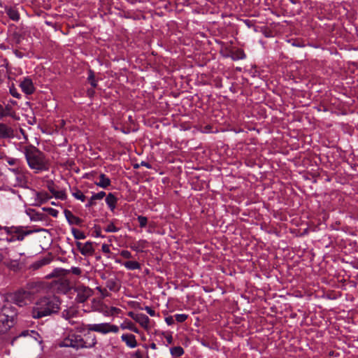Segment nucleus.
Instances as JSON below:
<instances>
[{
	"label": "nucleus",
	"mask_w": 358,
	"mask_h": 358,
	"mask_svg": "<svg viewBox=\"0 0 358 358\" xmlns=\"http://www.w3.org/2000/svg\"><path fill=\"white\" fill-rule=\"evenodd\" d=\"M120 311V309L116 307H110L108 308V310L106 311V313L108 315H114L118 314Z\"/></svg>",
	"instance_id": "nucleus-37"
},
{
	"label": "nucleus",
	"mask_w": 358,
	"mask_h": 358,
	"mask_svg": "<svg viewBox=\"0 0 358 358\" xmlns=\"http://www.w3.org/2000/svg\"><path fill=\"white\" fill-rule=\"evenodd\" d=\"M3 114H2V117L6 116H10L12 115V109L10 106H6V107L3 106Z\"/></svg>",
	"instance_id": "nucleus-41"
},
{
	"label": "nucleus",
	"mask_w": 358,
	"mask_h": 358,
	"mask_svg": "<svg viewBox=\"0 0 358 358\" xmlns=\"http://www.w3.org/2000/svg\"><path fill=\"white\" fill-rule=\"evenodd\" d=\"M29 172L24 168L18 173L14 176H10L9 182L15 187L28 188L29 187Z\"/></svg>",
	"instance_id": "nucleus-6"
},
{
	"label": "nucleus",
	"mask_w": 358,
	"mask_h": 358,
	"mask_svg": "<svg viewBox=\"0 0 358 358\" xmlns=\"http://www.w3.org/2000/svg\"><path fill=\"white\" fill-rule=\"evenodd\" d=\"M47 187L52 194L57 190L56 185L52 180L48 182Z\"/></svg>",
	"instance_id": "nucleus-40"
},
{
	"label": "nucleus",
	"mask_w": 358,
	"mask_h": 358,
	"mask_svg": "<svg viewBox=\"0 0 358 358\" xmlns=\"http://www.w3.org/2000/svg\"><path fill=\"white\" fill-rule=\"evenodd\" d=\"M53 195L55 198L61 200H65L66 199V194L64 190H56Z\"/></svg>",
	"instance_id": "nucleus-30"
},
{
	"label": "nucleus",
	"mask_w": 358,
	"mask_h": 358,
	"mask_svg": "<svg viewBox=\"0 0 358 358\" xmlns=\"http://www.w3.org/2000/svg\"><path fill=\"white\" fill-rule=\"evenodd\" d=\"M123 329L128 328L132 331H134L136 333H138L137 329L134 327V324L132 322H128L127 323L126 326H122Z\"/></svg>",
	"instance_id": "nucleus-45"
},
{
	"label": "nucleus",
	"mask_w": 358,
	"mask_h": 358,
	"mask_svg": "<svg viewBox=\"0 0 358 358\" xmlns=\"http://www.w3.org/2000/svg\"><path fill=\"white\" fill-rule=\"evenodd\" d=\"M24 154L29 167L34 170L35 173L48 171L49 161L45 155L33 145L26 146Z\"/></svg>",
	"instance_id": "nucleus-2"
},
{
	"label": "nucleus",
	"mask_w": 358,
	"mask_h": 358,
	"mask_svg": "<svg viewBox=\"0 0 358 358\" xmlns=\"http://www.w3.org/2000/svg\"><path fill=\"white\" fill-rule=\"evenodd\" d=\"M117 199L114 194L109 193L106 198V203L111 211H113L116 207Z\"/></svg>",
	"instance_id": "nucleus-18"
},
{
	"label": "nucleus",
	"mask_w": 358,
	"mask_h": 358,
	"mask_svg": "<svg viewBox=\"0 0 358 358\" xmlns=\"http://www.w3.org/2000/svg\"><path fill=\"white\" fill-rule=\"evenodd\" d=\"M9 91L13 96L17 99L20 98L21 94L17 92V89L15 88L13 84H12V85L9 87Z\"/></svg>",
	"instance_id": "nucleus-33"
},
{
	"label": "nucleus",
	"mask_w": 358,
	"mask_h": 358,
	"mask_svg": "<svg viewBox=\"0 0 358 358\" xmlns=\"http://www.w3.org/2000/svg\"><path fill=\"white\" fill-rule=\"evenodd\" d=\"M13 40H14V41H15L17 44H19V43L21 42L22 39L23 38L22 36L20 34L17 33V32H15V33L13 34Z\"/></svg>",
	"instance_id": "nucleus-44"
},
{
	"label": "nucleus",
	"mask_w": 358,
	"mask_h": 358,
	"mask_svg": "<svg viewBox=\"0 0 358 358\" xmlns=\"http://www.w3.org/2000/svg\"><path fill=\"white\" fill-rule=\"evenodd\" d=\"M90 341L84 340L83 337H65L63 341L60 342V347H71L76 350L83 348H91L96 343L95 337H85Z\"/></svg>",
	"instance_id": "nucleus-3"
},
{
	"label": "nucleus",
	"mask_w": 358,
	"mask_h": 358,
	"mask_svg": "<svg viewBox=\"0 0 358 358\" xmlns=\"http://www.w3.org/2000/svg\"><path fill=\"white\" fill-rule=\"evenodd\" d=\"M5 12L9 18L15 22H17L20 19V13L18 10L15 7H8L5 8Z\"/></svg>",
	"instance_id": "nucleus-15"
},
{
	"label": "nucleus",
	"mask_w": 358,
	"mask_h": 358,
	"mask_svg": "<svg viewBox=\"0 0 358 358\" xmlns=\"http://www.w3.org/2000/svg\"><path fill=\"white\" fill-rule=\"evenodd\" d=\"M208 337H198V341L204 346L210 349L218 350V345L214 341H207Z\"/></svg>",
	"instance_id": "nucleus-20"
},
{
	"label": "nucleus",
	"mask_w": 358,
	"mask_h": 358,
	"mask_svg": "<svg viewBox=\"0 0 358 358\" xmlns=\"http://www.w3.org/2000/svg\"><path fill=\"white\" fill-rule=\"evenodd\" d=\"M167 338V341L171 343V340H172V338L173 337H170V336H168V337H166Z\"/></svg>",
	"instance_id": "nucleus-62"
},
{
	"label": "nucleus",
	"mask_w": 358,
	"mask_h": 358,
	"mask_svg": "<svg viewBox=\"0 0 358 358\" xmlns=\"http://www.w3.org/2000/svg\"><path fill=\"white\" fill-rule=\"evenodd\" d=\"M141 165H142V166H145V167H147V168H150V167H151V166L150 165V164H149V163H148V162H141Z\"/></svg>",
	"instance_id": "nucleus-58"
},
{
	"label": "nucleus",
	"mask_w": 358,
	"mask_h": 358,
	"mask_svg": "<svg viewBox=\"0 0 358 358\" xmlns=\"http://www.w3.org/2000/svg\"><path fill=\"white\" fill-rule=\"evenodd\" d=\"M94 236L96 237H102L101 234V227H95V231H94Z\"/></svg>",
	"instance_id": "nucleus-52"
},
{
	"label": "nucleus",
	"mask_w": 358,
	"mask_h": 358,
	"mask_svg": "<svg viewBox=\"0 0 358 358\" xmlns=\"http://www.w3.org/2000/svg\"><path fill=\"white\" fill-rule=\"evenodd\" d=\"M132 358H143V356L138 351H137L134 354Z\"/></svg>",
	"instance_id": "nucleus-54"
},
{
	"label": "nucleus",
	"mask_w": 358,
	"mask_h": 358,
	"mask_svg": "<svg viewBox=\"0 0 358 358\" xmlns=\"http://www.w3.org/2000/svg\"><path fill=\"white\" fill-rule=\"evenodd\" d=\"M87 80L93 88L97 87V80L95 79L94 72L91 69L88 71Z\"/></svg>",
	"instance_id": "nucleus-25"
},
{
	"label": "nucleus",
	"mask_w": 358,
	"mask_h": 358,
	"mask_svg": "<svg viewBox=\"0 0 358 358\" xmlns=\"http://www.w3.org/2000/svg\"><path fill=\"white\" fill-rule=\"evenodd\" d=\"M173 317L175 320L177 321L178 322H183L187 318V315L185 314H176L175 315H173Z\"/></svg>",
	"instance_id": "nucleus-38"
},
{
	"label": "nucleus",
	"mask_w": 358,
	"mask_h": 358,
	"mask_svg": "<svg viewBox=\"0 0 358 358\" xmlns=\"http://www.w3.org/2000/svg\"><path fill=\"white\" fill-rule=\"evenodd\" d=\"M17 315V310L10 302L4 300V304L0 309V318L7 321H11L13 325Z\"/></svg>",
	"instance_id": "nucleus-7"
},
{
	"label": "nucleus",
	"mask_w": 358,
	"mask_h": 358,
	"mask_svg": "<svg viewBox=\"0 0 358 358\" xmlns=\"http://www.w3.org/2000/svg\"><path fill=\"white\" fill-rule=\"evenodd\" d=\"M95 94V92L93 89L87 90V94L89 96H93Z\"/></svg>",
	"instance_id": "nucleus-55"
},
{
	"label": "nucleus",
	"mask_w": 358,
	"mask_h": 358,
	"mask_svg": "<svg viewBox=\"0 0 358 358\" xmlns=\"http://www.w3.org/2000/svg\"><path fill=\"white\" fill-rule=\"evenodd\" d=\"M106 232H117L119 231V229L116 227L113 223L109 224L106 228Z\"/></svg>",
	"instance_id": "nucleus-42"
},
{
	"label": "nucleus",
	"mask_w": 358,
	"mask_h": 358,
	"mask_svg": "<svg viewBox=\"0 0 358 358\" xmlns=\"http://www.w3.org/2000/svg\"><path fill=\"white\" fill-rule=\"evenodd\" d=\"M64 213L65 217L70 225L75 224L80 227L82 226L83 220L80 217L74 215L71 210L66 209L64 210Z\"/></svg>",
	"instance_id": "nucleus-12"
},
{
	"label": "nucleus",
	"mask_w": 358,
	"mask_h": 358,
	"mask_svg": "<svg viewBox=\"0 0 358 358\" xmlns=\"http://www.w3.org/2000/svg\"><path fill=\"white\" fill-rule=\"evenodd\" d=\"M31 333V334H36V336H40L41 334H43V331L41 329H38V331H35V330H24V331H22L20 334L19 336H29V334Z\"/></svg>",
	"instance_id": "nucleus-31"
},
{
	"label": "nucleus",
	"mask_w": 358,
	"mask_h": 358,
	"mask_svg": "<svg viewBox=\"0 0 358 358\" xmlns=\"http://www.w3.org/2000/svg\"><path fill=\"white\" fill-rule=\"evenodd\" d=\"M144 310H146V312L152 317H154L156 315V313H155V310H153L151 307L150 306H145L144 308Z\"/></svg>",
	"instance_id": "nucleus-47"
},
{
	"label": "nucleus",
	"mask_w": 358,
	"mask_h": 358,
	"mask_svg": "<svg viewBox=\"0 0 358 358\" xmlns=\"http://www.w3.org/2000/svg\"><path fill=\"white\" fill-rule=\"evenodd\" d=\"M27 287L28 289H34V288L39 287L40 285L38 282H28L27 285Z\"/></svg>",
	"instance_id": "nucleus-48"
},
{
	"label": "nucleus",
	"mask_w": 358,
	"mask_h": 358,
	"mask_svg": "<svg viewBox=\"0 0 358 358\" xmlns=\"http://www.w3.org/2000/svg\"><path fill=\"white\" fill-rule=\"evenodd\" d=\"M2 258H3V256H2L1 253L0 252V262L2 260Z\"/></svg>",
	"instance_id": "nucleus-64"
},
{
	"label": "nucleus",
	"mask_w": 358,
	"mask_h": 358,
	"mask_svg": "<svg viewBox=\"0 0 358 358\" xmlns=\"http://www.w3.org/2000/svg\"><path fill=\"white\" fill-rule=\"evenodd\" d=\"M122 341H124L127 346L129 348H134L137 345V342L135 337H121Z\"/></svg>",
	"instance_id": "nucleus-27"
},
{
	"label": "nucleus",
	"mask_w": 358,
	"mask_h": 358,
	"mask_svg": "<svg viewBox=\"0 0 358 358\" xmlns=\"http://www.w3.org/2000/svg\"><path fill=\"white\" fill-rule=\"evenodd\" d=\"M106 196V193L103 191L94 194L89 199L87 203L85 205L86 208L92 207L96 205V200H101Z\"/></svg>",
	"instance_id": "nucleus-16"
},
{
	"label": "nucleus",
	"mask_w": 358,
	"mask_h": 358,
	"mask_svg": "<svg viewBox=\"0 0 358 358\" xmlns=\"http://www.w3.org/2000/svg\"><path fill=\"white\" fill-rule=\"evenodd\" d=\"M48 262L45 260V259H43L42 260L40 263H39V265L38 266H42V265H45V264H47Z\"/></svg>",
	"instance_id": "nucleus-61"
},
{
	"label": "nucleus",
	"mask_w": 358,
	"mask_h": 358,
	"mask_svg": "<svg viewBox=\"0 0 358 358\" xmlns=\"http://www.w3.org/2000/svg\"><path fill=\"white\" fill-rule=\"evenodd\" d=\"M24 169V167L20 166V164L17 166H12V168H8V173H7L8 178H10V176H14V175L18 173L20 171H21Z\"/></svg>",
	"instance_id": "nucleus-26"
},
{
	"label": "nucleus",
	"mask_w": 358,
	"mask_h": 358,
	"mask_svg": "<svg viewBox=\"0 0 358 358\" xmlns=\"http://www.w3.org/2000/svg\"><path fill=\"white\" fill-rule=\"evenodd\" d=\"M3 230L8 235H10V238L6 237V241L8 243H10L15 241H22L24 240V236L32 233L31 230H27L25 227H3Z\"/></svg>",
	"instance_id": "nucleus-5"
},
{
	"label": "nucleus",
	"mask_w": 358,
	"mask_h": 358,
	"mask_svg": "<svg viewBox=\"0 0 358 358\" xmlns=\"http://www.w3.org/2000/svg\"><path fill=\"white\" fill-rule=\"evenodd\" d=\"M245 24L248 27H250L252 26V23L250 20H244Z\"/></svg>",
	"instance_id": "nucleus-56"
},
{
	"label": "nucleus",
	"mask_w": 358,
	"mask_h": 358,
	"mask_svg": "<svg viewBox=\"0 0 358 358\" xmlns=\"http://www.w3.org/2000/svg\"><path fill=\"white\" fill-rule=\"evenodd\" d=\"M34 292L19 289L13 293H9L6 295V301L11 304L17 305L19 307H23L27 305L31 295Z\"/></svg>",
	"instance_id": "nucleus-4"
},
{
	"label": "nucleus",
	"mask_w": 358,
	"mask_h": 358,
	"mask_svg": "<svg viewBox=\"0 0 358 358\" xmlns=\"http://www.w3.org/2000/svg\"><path fill=\"white\" fill-rule=\"evenodd\" d=\"M150 348H152V349H155L156 348V345L155 343H152L151 345H150Z\"/></svg>",
	"instance_id": "nucleus-63"
},
{
	"label": "nucleus",
	"mask_w": 358,
	"mask_h": 358,
	"mask_svg": "<svg viewBox=\"0 0 358 358\" xmlns=\"http://www.w3.org/2000/svg\"><path fill=\"white\" fill-rule=\"evenodd\" d=\"M137 220L141 228L146 227L148 223V218L146 217L140 215L137 217Z\"/></svg>",
	"instance_id": "nucleus-36"
},
{
	"label": "nucleus",
	"mask_w": 358,
	"mask_h": 358,
	"mask_svg": "<svg viewBox=\"0 0 358 358\" xmlns=\"http://www.w3.org/2000/svg\"><path fill=\"white\" fill-rule=\"evenodd\" d=\"M101 250H102L103 252H104L106 254H108V253L110 252V248H109V245H107V244H103L102 245Z\"/></svg>",
	"instance_id": "nucleus-50"
},
{
	"label": "nucleus",
	"mask_w": 358,
	"mask_h": 358,
	"mask_svg": "<svg viewBox=\"0 0 358 358\" xmlns=\"http://www.w3.org/2000/svg\"><path fill=\"white\" fill-rule=\"evenodd\" d=\"M20 87H21L22 92L27 95L32 94L35 91V87L34 86L32 80L28 77L24 78V79L20 81Z\"/></svg>",
	"instance_id": "nucleus-10"
},
{
	"label": "nucleus",
	"mask_w": 358,
	"mask_h": 358,
	"mask_svg": "<svg viewBox=\"0 0 358 358\" xmlns=\"http://www.w3.org/2000/svg\"><path fill=\"white\" fill-rule=\"evenodd\" d=\"M37 197L41 203H44L45 201H47L50 198H51L50 196H49L48 195L47 193H43V192L38 193Z\"/></svg>",
	"instance_id": "nucleus-35"
},
{
	"label": "nucleus",
	"mask_w": 358,
	"mask_h": 358,
	"mask_svg": "<svg viewBox=\"0 0 358 358\" xmlns=\"http://www.w3.org/2000/svg\"><path fill=\"white\" fill-rule=\"evenodd\" d=\"M120 255L125 259H131L132 257L131 253L128 250H122Z\"/></svg>",
	"instance_id": "nucleus-46"
},
{
	"label": "nucleus",
	"mask_w": 358,
	"mask_h": 358,
	"mask_svg": "<svg viewBox=\"0 0 358 358\" xmlns=\"http://www.w3.org/2000/svg\"><path fill=\"white\" fill-rule=\"evenodd\" d=\"M93 252L94 248L92 246V243L90 241L86 242L83 245V247H82V250H80V253L85 256L92 255Z\"/></svg>",
	"instance_id": "nucleus-21"
},
{
	"label": "nucleus",
	"mask_w": 358,
	"mask_h": 358,
	"mask_svg": "<svg viewBox=\"0 0 358 358\" xmlns=\"http://www.w3.org/2000/svg\"><path fill=\"white\" fill-rule=\"evenodd\" d=\"M148 247V241L145 240H139L130 245L131 249L136 252H143V249Z\"/></svg>",
	"instance_id": "nucleus-17"
},
{
	"label": "nucleus",
	"mask_w": 358,
	"mask_h": 358,
	"mask_svg": "<svg viewBox=\"0 0 358 358\" xmlns=\"http://www.w3.org/2000/svg\"><path fill=\"white\" fill-rule=\"evenodd\" d=\"M129 316H130L136 322H138L142 327H148L150 319L146 315L143 313L129 312Z\"/></svg>",
	"instance_id": "nucleus-11"
},
{
	"label": "nucleus",
	"mask_w": 358,
	"mask_h": 358,
	"mask_svg": "<svg viewBox=\"0 0 358 358\" xmlns=\"http://www.w3.org/2000/svg\"><path fill=\"white\" fill-rule=\"evenodd\" d=\"M72 273L79 275L81 273V269L79 267H72L71 270H66L64 268H55L53 270L51 274L49 275L48 277H62L65 276L70 273Z\"/></svg>",
	"instance_id": "nucleus-9"
},
{
	"label": "nucleus",
	"mask_w": 358,
	"mask_h": 358,
	"mask_svg": "<svg viewBox=\"0 0 358 358\" xmlns=\"http://www.w3.org/2000/svg\"><path fill=\"white\" fill-rule=\"evenodd\" d=\"M4 160L11 166H17L20 163V159L8 157H6Z\"/></svg>",
	"instance_id": "nucleus-29"
},
{
	"label": "nucleus",
	"mask_w": 358,
	"mask_h": 358,
	"mask_svg": "<svg viewBox=\"0 0 358 358\" xmlns=\"http://www.w3.org/2000/svg\"><path fill=\"white\" fill-rule=\"evenodd\" d=\"M117 286L116 282L113 279H109L106 281V287L111 291L115 290Z\"/></svg>",
	"instance_id": "nucleus-34"
},
{
	"label": "nucleus",
	"mask_w": 358,
	"mask_h": 358,
	"mask_svg": "<svg viewBox=\"0 0 358 358\" xmlns=\"http://www.w3.org/2000/svg\"><path fill=\"white\" fill-rule=\"evenodd\" d=\"M8 266H9L11 269L15 271L19 268V264L16 260H12L9 264H8Z\"/></svg>",
	"instance_id": "nucleus-43"
},
{
	"label": "nucleus",
	"mask_w": 358,
	"mask_h": 358,
	"mask_svg": "<svg viewBox=\"0 0 358 358\" xmlns=\"http://www.w3.org/2000/svg\"><path fill=\"white\" fill-rule=\"evenodd\" d=\"M76 246L79 251L80 252V250H82V247H83V244L80 242H76Z\"/></svg>",
	"instance_id": "nucleus-57"
},
{
	"label": "nucleus",
	"mask_w": 358,
	"mask_h": 358,
	"mask_svg": "<svg viewBox=\"0 0 358 358\" xmlns=\"http://www.w3.org/2000/svg\"><path fill=\"white\" fill-rule=\"evenodd\" d=\"M71 233L73 235L74 238L76 240H83L86 238V236L85 235V234L83 231H81L76 228L73 227L71 229Z\"/></svg>",
	"instance_id": "nucleus-28"
},
{
	"label": "nucleus",
	"mask_w": 358,
	"mask_h": 358,
	"mask_svg": "<svg viewBox=\"0 0 358 358\" xmlns=\"http://www.w3.org/2000/svg\"><path fill=\"white\" fill-rule=\"evenodd\" d=\"M2 114H3V106L0 104V119L2 118Z\"/></svg>",
	"instance_id": "nucleus-60"
},
{
	"label": "nucleus",
	"mask_w": 358,
	"mask_h": 358,
	"mask_svg": "<svg viewBox=\"0 0 358 358\" xmlns=\"http://www.w3.org/2000/svg\"><path fill=\"white\" fill-rule=\"evenodd\" d=\"M166 322L169 324H173L175 322V319L173 316H168L165 318Z\"/></svg>",
	"instance_id": "nucleus-49"
},
{
	"label": "nucleus",
	"mask_w": 358,
	"mask_h": 358,
	"mask_svg": "<svg viewBox=\"0 0 358 358\" xmlns=\"http://www.w3.org/2000/svg\"><path fill=\"white\" fill-rule=\"evenodd\" d=\"M87 329L89 331H96L100 334H108L109 332L117 333L119 327L116 325L109 323H101L87 325Z\"/></svg>",
	"instance_id": "nucleus-8"
},
{
	"label": "nucleus",
	"mask_w": 358,
	"mask_h": 358,
	"mask_svg": "<svg viewBox=\"0 0 358 358\" xmlns=\"http://www.w3.org/2000/svg\"><path fill=\"white\" fill-rule=\"evenodd\" d=\"M171 354L173 357H179L184 354V350L180 346H175L170 348Z\"/></svg>",
	"instance_id": "nucleus-24"
},
{
	"label": "nucleus",
	"mask_w": 358,
	"mask_h": 358,
	"mask_svg": "<svg viewBox=\"0 0 358 358\" xmlns=\"http://www.w3.org/2000/svg\"><path fill=\"white\" fill-rule=\"evenodd\" d=\"M94 184L103 189H107L111 185V180L104 173H101L99 176L98 180L95 181Z\"/></svg>",
	"instance_id": "nucleus-13"
},
{
	"label": "nucleus",
	"mask_w": 358,
	"mask_h": 358,
	"mask_svg": "<svg viewBox=\"0 0 358 358\" xmlns=\"http://www.w3.org/2000/svg\"><path fill=\"white\" fill-rule=\"evenodd\" d=\"M61 301L55 295H48L39 298L31 310V315L40 319L57 313L60 309Z\"/></svg>",
	"instance_id": "nucleus-1"
},
{
	"label": "nucleus",
	"mask_w": 358,
	"mask_h": 358,
	"mask_svg": "<svg viewBox=\"0 0 358 358\" xmlns=\"http://www.w3.org/2000/svg\"><path fill=\"white\" fill-rule=\"evenodd\" d=\"M35 215L37 217H31V220H37V219H41L39 217L41 216V214H39V213H36Z\"/></svg>",
	"instance_id": "nucleus-59"
},
{
	"label": "nucleus",
	"mask_w": 358,
	"mask_h": 358,
	"mask_svg": "<svg viewBox=\"0 0 358 358\" xmlns=\"http://www.w3.org/2000/svg\"><path fill=\"white\" fill-rule=\"evenodd\" d=\"M43 210L48 212L49 213V215H50L51 216H52L54 217H57L58 215V213H59L57 210L52 208H43Z\"/></svg>",
	"instance_id": "nucleus-39"
},
{
	"label": "nucleus",
	"mask_w": 358,
	"mask_h": 358,
	"mask_svg": "<svg viewBox=\"0 0 358 358\" xmlns=\"http://www.w3.org/2000/svg\"><path fill=\"white\" fill-rule=\"evenodd\" d=\"M73 196L78 199V200H80L81 201H85V199H86V196L83 194V193L79 190V189H76V191L75 192L73 193Z\"/></svg>",
	"instance_id": "nucleus-32"
},
{
	"label": "nucleus",
	"mask_w": 358,
	"mask_h": 358,
	"mask_svg": "<svg viewBox=\"0 0 358 358\" xmlns=\"http://www.w3.org/2000/svg\"><path fill=\"white\" fill-rule=\"evenodd\" d=\"M97 289L104 296L108 295L107 290L106 289H101V287H97Z\"/></svg>",
	"instance_id": "nucleus-53"
},
{
	"label": "nucleus",
	"mask_w": 358,
	"mask_h": 358,
	"mask_svg": "<svg viewBox=\"0 0 358 358\" xmlns=\"http://www.w3.org/2000/svg\"><path fill=\"white\" fill-rule=\"evenodd\" d=\"M13 136V130L5 124L0 123V138H7Z\"/></svg>",
	"instance_id": "nucleus-14"
},
{
	"label": "nucleus",
	"mask_w": 358,
	"mask_h": 358,
	"mask_svg": "<svg viewBox=\"0 0 358 358\" xmlns=\"http://www.w3.org/2000/svg\"><path fill=\"white\" fill-rule=\"evenodd\" d=\"M122 265L125 266L129 270H136L141 269V264L136 261H127L122 263Z\"/></svg>",
	"instance_id": "nucleus-22"
},
{
	"label": "nucleus",
	"mask_w": 358,
	"mask_h": 358,
	"mask_svg": "<svg viewBox=\"0 0 358 358\" xmlns=\"http://www.w3.org/2000/svg\"><path fill=\"white\" fill-rule=\"evenodd\" d=\"M62 316L63 317L66 318V319H69L72 316V314L70 313L69 310H64L63 312H62Z\"/></svg>",
	"instance_id": "nucleus-51"
},
{
	"label": "nucleus",
	"mask_w": 358,
	"mask_h": 358,
	"mask_svg": "<svg viewBox=\"0 0 358 358\" xmlns=\"http://www.w3.org/2000/svg\"><path fill=\"white\" fill-rule=\"evenodd\" d=\"M231 57L233 60L243 59L245 57V54L243 50L238 49L231 52Z\"/></svg>",
	"instance_id": "nucleus-23"
},
{
	"label": "nucleus",
	"mask_w": 358,
	"mask_h": 358,
	"mask_svg": "<svg viewBox=\"0 0 358 358\" xmlns=\"http://www.w3.org/2000/svg\"><path fill=\"white\" fill-rule=\"evenodd\" d=\"M13 327V322L0 318V334H6Z\"/></svg>",
	"instance_id": "nucleus-19"
}]
</instances>
